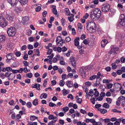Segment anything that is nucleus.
<instances>
[{
	"mask_svg": "<svg viewBox=\"0 0 125 125\" xmlns=\"http://www.w3.org/2000/svg\"><path fill=\"white\" fill-rule=\"evenodd\" d=\"M23 63L24 64V65L25 67H27L28 65V62L27 61H24L23 62Z\"/></svg>",
	"mask_w": 125,
	"mask_h": 125,
	"instance_id": "79ce46f5",
	"label": "nucleus"
},
{
	"mask_svg": "<svg viewBox=\"0 0 125 125\" xmlns=\"http://www.w3.org/2000/svg\"><path fill=\"white\" fill-rule=\"evenodd\" d=\"M59 122L60 124L62 125H63L64 123V120L61 119H60L59 120Z\"/></svg>",
	"mask_w": 125,
	"mask_h": 125,
	"instance_id": "338daca9",
	"label": "nucleus"
},
{
	"mask_svg": "<svg viewBox=\"0 0 125 125\" xmlns=\"http://www.w3.org/2000/svg\"><path fill=\"white\" fill-rule=\"evenodd\" d=\"M41 85L39 84L35 83V84H32L31 86L32 88H36L38 90H40V87Z\"/></svg>",
	"mask_w": 125,
	"mask_h": 125,
	"instance_id": "f8f14e48",
	"label": "nucleus"
},
{
	"mask_svg": "<svg viewBox=\"0 0 125 125\" xmlns=\"http://www.w3.org/2000/svg\"><path fill=\"white\" fill-rule=\"evenodd\" d=\"M28 56L27 54H25L23 56V59L25 60H27L28 58Z\"/></svg>",
	"mask_w": 125,
	"mask_h": 125,
	"instance_id": "bf43d9fd",
	"label": "nucleus"
},
{
	"mask_svg": "<svg viewBox=\"0 0 125 125\" xmlns=\"http://www.w3.org/2000/svg\"><path fill=\"white\" fill-rule=\"evenodd\" d=\"M27 48L29 49H32L33 48V46L31 44H28L27 45Z\"/></svg>",
	"mask_w": 125,
	"mask_h": 125,
	"instance_id": "a19ab883",
	"label": "nucleus"
},
{
	"mask_svg": "<svg viewBox=\"0 0 125 125\" xmlns=\"http://www.w3.org/2000/svg\"><path fill=\"white\" fill-rule=\"evenodd\" d=\"M112 68L113 69H115L117 68V66L115 63H113L112 64Z\"/></svg>",
	"mask_w": 125,
	"mask_h": 125,
	"instance_id": "864d4df0",
	"label": "nucleus"
},
{
	"mask_svg": "<svg viewBox=\"0 0 125 125\" xmlns=\"http://www.w3.org/2000/svg\"><path fill=\"white\" fill-rule=\"evenodd\" d=\"M76 100L77 101V102L78 103L81 104L82 101V99L81 98H78L77 99H76Z\"/></svg>",
	"mask_w": 125,
	"mask_h": 125,
	"instance_id": "58836bf2",
	"label": "nucleus"
},
{
	"mask_svg": "<svg viewBox=\"0 0 125 125\" xmlns=\"http://www.w3.org/2000/svg\"><path fill=\"white\" fill-rule=\"evenodd\" d=\"M89 95L91 96H92L94 95L93 92V91H90L88 93Z\"/></svg>",
	"mask_w": 125,
	"mask_h": 125,
	"instance_id": "0e129e2a",
	"label": "nucleus"
},
{
	"mask_svg": "<svg viewBox=\"0 0 125 125\" xmlns=\"http://www.w3.org/2000/svg\"><path fill=\"white\" fill-rule=\"evenodd\" d=\"M80 112L81 113L83 114H86V112L85 110H83L81 109H80Z\"/></svg>",
	"mask_w": 125,
	"mask_h": 125,
	"instance_id": "13d9d810",
	"label": "nucleus"
},
{
	"mask_svg": "<svg viewBox=\"0 0 125 125\" xmlns=\"http://www.w3.org/2000/svg\"><path fill=\"white\" fill-rule=\"evenodd\" d=\"M7 59L6 60V62H8L10 60H11L13 57V54L12 53H10L7 54L6 56Z\"/></svg>",
	"mask_w": 125,
	"mask_h": 125,
	"instance_id": "6e6552de",
	"label": "nucleus"
},
{
	"mask_svg": "<svg viewBox=\"0 0 125 125\" xmlns=\"http://www.w3.org/2000/svg\"><path fill=\"white\" fill-rule=\"evenodd\" d=\"M103 121L106 123H108L110 121V119L109 118H105L104 119Z\"/></svg>",
	"mask_w": 125,
	"mask_h": 125,
	"instance_id": "69168bd1",
	"label": "nucleus"
},
{
	"mask_svg": "<svg viewBox=\"0 0 125 125\" xmlns=\"http://www.w3.org/2000/svg\"><path fill=\"white\" fill-rule=\"evenodd\" d=\"M67 98H70L72 100H73V96L71 94H70L68 95L67 96Z\"/></svg>",
	"mask_w": 125,
	"mask_h": 125,
	"instance_id": "4d7b16f0",
	"label": "nucleus"
},
{
	"mask_svg": "<svg viewBox=\"0 0 125 125\" xmlns=\"http://www.w3.org/2000/svg\"><path fill=\"white\" fill-rule=\"evenodd\" d=\"M125 17L124 14H121L119 16L118 21L120 22L121 26H124L125 25Z\"/></svg>",
	"mask_w": 125,
	"mask_h": 125,
	"instance_id": "39448f33",
	"label": "nucleus"
},
{
	"mask_svg": "<svg viewBox=\"0 0 125 125\" xmlns=\"http://www.w3.org/2000/svg\"><path fill=\"white\" fill-rule=\"evenodd\" d=\"M70 63L71 64L72 66L74 67H75L76 66V61L74 57L73 56H71L70 57Z\"/></svg>",
	"mask_w": 125,
	"mask_h": 125,
	"instance_id": "1a4fd4ad",
	"label": "nucleus"
},
{
	"mask_svg": "<svg viewBox=\"0 0 125 125\" xmlns=\"http://www.w3.org/2000/svg\"><path fill=\"white\" fill-rule=\"evenodd\" d=\"M22 10L21 9V8H15L14 10V12L15 13L18 14L21 12L22 11Z\"/></svg>",
	"mask_w": 125,
	"mask_h": 125,
	"instance_id": "aec40b11",
	"label": "nucleus"
},
{
	"mask_svg": "<svg viewBox=\"0 0 125 125\" xmlns=\"http://www.w3.org/2000/svg\"><path fill=\"white\" fill-rule=\"evenodd\" d=\"M29 19L28 17L27 16H25L22 17V23L24 24H28V21Z\"/></svg>",
	"mask_w": 125,
	"mask_h": 125,
	"instance_id": "9d476101",
	"label": "nucleus"
},
{
	"mask_svg": "<svg viewBox=\"0 0 125 125\" xmlns=\"http://www.w3.org/2000/svg\"><path fill=\"white\" fill-rule=\"evenodd\" d=\"M106 100L109 104H110L111 103L112 101V99L110 98H107L106 99Z\"/></svg>",
	"mask_w": 125,
	"mask_h": 125,
	"instance_id": "7c9ffc66",
	"label": "nucleus"
},
{
	"mask_svg": "<svg viewBox=\"0 0 125 125\" xmlns=\"http://www.w3.org/2000/svg\"><path fill=\"white\" fill-rule=\"evenodd\" d=\"M103 83H106L108 84L110 82L108 80H107L106 79H104L103 80Z\"/></svg>",
	"mask_w": 125,
	"mask_h": 125,
	"instance_id": "5fc2aeb1",
	"label": "nucleus"
},
{
	"mask_svg": "<svg viewBox=\"0 0 125 125\" xmlns=\"http://www.w3.org/2000/svg\"><path fill=\"white\" fill-rule=\"evenodd\" d=\"M124 98H125V97L123 96H121L118 97V100L121 101L123 100Z\"/></svg>",
	"mask_w": 125,
	"mask_h": 125,
	"instance_id": "8fccbe9b",
	"label": "nucleus"
},
{
	"mask_svg": "<svg viewBox=\"0 0 125 125\" xmlns=\"http://www.w3.org/2000/svg\"><path fill=\"white\" fill-rule=\"evenodd\" d=\"M47 94L46 93H42V94L40 96V98L41 99H42V98H46L47 97Z\"/></svg>",
	"mask_w": 125,
	"mask_h": 125,
	"instance_id": "b1692460",
	"label": "nucleus"
},
{
	"mask_svg": "<svg viewBox=\"0 0 125 125\" xmlns=\"http://www.w3.org/2000/svg\"><path fill=\"white\" fill-rule=\"evenodd\" d=\"M103 107L106 109L108 108L109 107V105L106 103H105L103 104Z\"/></svg>",
	"mask_w": 125,
	"mask_h": 125,
	"instance_id": "cd10ccee",
	"label": "nucleus"
},
{
	"mask_svg": "<svg viewBox=\"0 0 125 125\" xmlns=\"http://www.w3.org/2000/svg\"><path fill=\"white\" fill-rule=\"evenodd\" d=\"M112 111H113L114 112H117L119 113H121V111H119L115 109H112Z\"/></svg>",
	"mask_w": 125,
	"mask_h": 125,
	"instance_id": "c9c22d12",
	"label": "nucleus"
},
{
	"mask_svg": "<svg viewBox=\"0 0 125 125\" xmlns=\"http://www.w3.org/2000/svg\"><path fill=\"white\" fill-rule=\"evenodd\" d=\"M64 84L65 82L63 80H62L60 81L59 84L61 86H63L64 85Z\"/></svg>",
	"mask_w": 125,
	"mask_h": 125,
	"instance_id": "c756f323",
	"label": "nucleus"
},
{
	"mask_svg": "<svg viewBox=\"0 0 125 125\" xmlns=\"http://www.w3.org/2000/svg\"><path fill=\"white\" fill-rule=\"evenodd\" d=\"M113 84L111 83L108 84L107 85V87L108 89H110L112 86Z\"/></svg>",
	"mask_w": 125,
	"mask_h": 125,
	"instance_id": "e2e57ef3",
	"label": "nucleus"
},
{
	"mask_svg": "<svg viewBox=\"0 0 125 125\" xmlns=\"http://www.w3.org/2000/svg\"><path fill=\"white\" fill-rule=\"evenodd\" d=\"M77 27H78V29H82V24L81 23H78L77 24Z\"/></svg>",
	"mask_w": 125,
	"mask_h": 125,
	"instance_id": "6e6d98bb",
	"label": "nucleus"
},
{
	"mask_svg": "<svg viewBox=\"0 0 125 125\" xmlns=\"http://www.w3.org/2000/svg\"><path fill=\"white\" fill-rule=\"evenodd\" d=\"M52 12L55 15H56L57 14V10L56 8H52Z\"/></svg>",
	"mask_w": 125,
	"mask_h": 125,
	"instance_id": "2f4dec72",
	"label": "nucleus"
},
{
	"mask_svg": "<svg viewBox=\"0 0 125 125\" xmlns=\"http://www.w3.org/2000/svg\"><path fill=\"white\" fill-rule=\"evenodd\" d=\"M63 94L64 95H66L67 94V91L66 90L64 89L62 91Z\"/></svg>",
	"mask_w": 125,
	"mask_h": 125,
	"instance_id": "37998d69",
	"label": "nucleus"
},
{
	"mask_svg": "<svg viewBox=\"0 0 125 125\" xmlns=\"http://www.w3.org/2000/svg\"><path fill=\"white\" fill-rule=\"evenodd\" d=\"M5 36L4 35H0V42H3L5 40Z\"/></svg>",
	"mask_w": 125,
	"mask_h": 125,
	"instance_id": "4be33fe9",
	"label": "nucleus"
},
{
	"mask_svg": "<svg viewBox=\"0 0 125 125\" xmlns=\"http://www.w3.org/2000/svg\"><path fill=\"white\" fill-rule=\"evenodd\" d=\"M15 54L17 57H20L21 55V53L19 51H17L15 52Z\"/></svg>",
	"mask_w": 125,
	"mask_h": 125,
	"instance_id": "09e8293b",
	"label": "nucleus"
},
{
	"mask_svg": "<svg viewBox=\"0 0 125 125\" xmlns=\"http://www.w3.org/2000/svg\"><path fill=\"white\" fill-rule=\"evenodd\" d=\"M33 7L36 8H41L42 5L41 4H37L32 5Z\"/></svg>",
	"mask_w": 125,
	"mask_h": 125,
	"instance_id": "bb28decb",
	"label": "nucleus"
},
{
	"mask_svg": "<svg viewBox=\"0 0 125 125\" xmlns=\"http://www.w3.org/2000/svg\"><path fill=\"white\" fill-rule=\"evenodd\" d=\"M101 12L99 8H94L91 12V18L94 20H98L100 17Z\"/></svg>",
	"mask_w": 125,
	"mask_h": 125,
	"instance_id": "f257e3e1",
	"label": "nucleus"
},
{
	"mask_svg": "<svg viewBox=\"0 0 125 125\" xmlns=\"http://www.w3.org/2000/svg\"><path fill=\"white\" fill-rule=\"evenodd\" d=\"M97 75H93L90 77L89 78V79L90 80H92L95 79L96 78Z\"/></svg>",
	"mask_w": 125,
	"mask_h": 125,
	"instance_id": "473e14b6",
	"label": "nucleus"
},
{
	"mask_svg": "<svg viewBox=\"0 0 125 125\" xmlns=\"http://www.w3.org/2000/svg\"><path fill=\"white\" fill-rule=\"evenodd\" d=\"M63 40L62 39V38L61 36H58L56 38V42H60V41H63Z\"/></svg>",
	"mask_w": 125,
	"mask_h": 125,
	"instance_id": "412c9836",
	"label": "nucleus"
},
{
	"mask_svg": "<svg viewBox=\"0 0 125 125\" xmlns=\"http://www.w3.org/2000/svg\"><path fill=\"white\" fill-rule=\"evenodd\" d=\"M26 105L27 107L30 108L31 107V103L30 102H29L27 103Z\"/></svg>",
	"mask_w": 125,
	"mask_h": 125,
	"instance_id": "de8ad7c7",
	"label": "nucleus"
},
{
	"mask_svg": "<svg viewBox=\"0 0 125 125\" xmlns=\"http://www.w3.org/2000/svg\"><path fill=\"white\" fill-rule=\"evenodd\" d=\"M102 11L104 13H105L108 11L110 10V8H102Z\"/></svg>",
	"mask_w": 125,
	"mask_h": 125,
	"instance_id": "c85d7f7f",
	"label": "nucleus"
},
{
	"mask_svg": "<svg viewBox=\"0 0 125 125\" xmlns=\"http://www.w3.org/2000/svg\"><path fill=\"white\" fill-rule=\"evenodd\" d=\"M8 23L4 17L1 14H0V26L4 27L8 25Z\"/></svg>",
	"mask_w": 125,
	"mask_h": 125,
	"instance_id": "7ed1b4c3",
	"label": "nucleus"
},
{
	"mask_svg": "<svg viewBox=\"0 0 125 125\" xmlns=\"http://www.w3.org/2000/svg\"><path fill=\"white\" fill-rule=\"evenodd\" d=\"M98 110L100 111L101 113L102 114H104L106 113L107 112V110L106 109H99Z\"/></svg>",
	"mask_w": 125,
	"mask_h": 125,
	"instance_id": "6ab92c4d",
	"label": "nucleus"
},
{
	"mask_svg": "<svg viewBox=\"0 0 125 125\" xmlns=\"http://www.w3.org/2000/svg\"><path fill=\"white\" fill-rule=\"evenodd\" d=\"M26 75H27L28 78H31L33 76V75L32 73H29L28 74H27Z\"/></svg>",
	"mask_w": 125,
	"mask_h": 125,
	"instance_id": "e433bc0d",
	"label": "nucleus"
},
{
	"mask_svg": "<svg viewBox=\"0 0 125 125\" xmlns=\"http://www.w3.org/2000/svg\"><path fill=\"white\" fill-rule=\"evenodd\" d=\"M118 48L117 47H113L111 48L110 51L108 53L111 55L112 54H116L117 53L116 52H117L118 50Z\"/></svg>",
	"mask_w": 125,
	"mask_h": 125,
	"instance_id": "423d86ee",
	"label": "nucleus"
},
{
	"mask_svg": "<svg viewBox=\"0 0 125 125\" xmlns=\"http://www.w3.org/2000/svg\"><path fill=\"white\" fill-rule=\"evenodd\" d=\"M12 69L9 67H6V68L3 67L2 68V71L3 72H5L7 71L8 72L11 71Z\"/></svg>",
	"mask_w": 125,
	"mask_h": 125,
	"instance_id": "ddd939ff",
	"label": "nucleus"
},
{
	"mask_svg": "<svg viewBox=\"0 0 125 125\" xmlns=\"http://www.w3.org/2000/svg\"><path fill=\"white\" fill-rule=\"evenodd\" d=\"M66 84L67 86L69 87H72L73 86V83L71 81H67Z\"/></svg>",
	"mask_w": 125,
	"mask_h": 125,
	"instance_id": "f3484780",
	"label": "nucleus"
},
{
	"mask_svg": "<svg viewBox=\"0 0 125 125\" xmlns=\"http://www.w3.org/2000/svg\"><path fill=\"white\" fill-rule=\"evenodd\" d=\"M55 1V0H48V2L46 3V5H48V4L52 3Z\"/></svg>",
	"mask_w": 125,
	"mask_h": 125,
	"instance_id": "052dcab7",
	"label": "nucleus"
},
{
	"mask_svg": "<svg viewBox=\"0 0 125 125\" xmlns=\"http://www.w3.org/2000/svg\"><path fill=\"white\" fill-rule=\"evenodd\" d=\"M67 50V48L65 46H64L61 48V50H62V51L63 52L66 51Z\"/></svg>",
	"mask_w": 125,
	"mask_h": 125,
	"instance_id": "680f3d73",
	"label": "nucleus"
},
{
	"mask_svg": "<svg viewBox=\"0 0 125 125\" xmlns=\"http://www.w3.org/2000/svg\"><path fill=\"white\" fill-rule=\"evenodd\" d=\"M80 39L79 37H76L74 41V44L75 46H78L79 45V42Z\"/></svg>",
	"mask_w": 125,
	"mask_h": 125,
	"instance_id": "4468645a",
	"label": "nucleus"
},
{
	"mask_svg": "<svg viewBox=\"0 0 125 125\" xmlns=\"http://www.w3.org/2000/svg\"><path fill=\"white\" fill-rule=\"evenodd\" d=\"M62 41H60V42H56L57 43V45L60 46H62L63 45V44L65 43V41L63 40Z\"/></svg>",
	"mask_w": 125,
	"mask_h": 125,
	"instance_id": "393cba45",
	"label": "nucleus"
},
{
	"mask_svg": "<svg viewBox=\"0 0 125 125\" xmlns=\"http://www.w3.org/2000/svg\"><path fill=\"white\" fill-rule=\"evenodd\" d=\"M19 101L20 103L23 105H24L26 104V102L25 101H23L21 99H20Z\"/></svg>",
	"mask_w": 125,
	"mask_h": 125,
	"instance_id": "f704fd0d",
	"label": "nucleus"
},
{
	"mask_svg": "<svg viewBox=\"0 0 125 125\" xmlns=\"http://www.w3.org/2000/svg\"><path fill=\"white\" fill-rule=\"evenodd\" d=\"M86 28L88 30H91L92 32L94 31L96 28L95 23L92 21H87L86 23Z\"/></svg>",
	"mask_w": 125,
	"mask_h": 125,
	"instance_id": "f03ea898",
	"label": "nucleus"
},
{
	"mask_svg": "<svg viewBox=\"0 0 125 125\" xmlns=\"http://www.w3.org/2000/svg\"><path fill=\"white\" fill-rule=\"evenodd\" d=\"M56 50V51L59 52H61V48L59 46L57 47V48Z\"/></svg>",
	"mask_w": 125,
	"mask_h": 125,
	"instance_id": "774afa93",
	"label": "nucleus"
},
{
	"mask_svg": "<svg viewBox=\"0 0 125 125\" xmlns=\"http://www.w3.org/2000/svg\"><path fill=\"white\" fill-rule=\"evenodd\" d=\"M38 118L37 117L34 115H31L30 117V119L31 121H33L35 119H37Z\"/></svg>",
	"mask_w": 125,
	"mask_h": 125,
	"instance_id": "a878e982",
	"label": "nucleus"
},
{
	"mask_svg": "<svg viewBox=\"0 0 125 125\" xmlns=\"http://www.w3.org/2000/svg\"><path fill=\"white\" fill-rule=\"evenodd\" d=\"M27 48V46L25 45L22 46L21 48V50L22 51H23L25 50Z\"/></svg>",
	"mask_w": 125,
	"mask_h": 125,
	"instance_id": "c03bdc74",
	"label": "nucleus"
},
{
	"mask_svg": "<svg viewBox=\"0 0 125 125\" xmlns=\"http://www.w3.org/2000/svg\"><path fill=\"white\" fill-rule=\"evenodd\" d=\"M16 32L15 29L14 28L11 27L7 29V33L9 36L12 37L14 36Z\"/></svg>",
	"mask_w": 125,
	"mask_h": 125,
	"instance_id": "20e7f679",
	"label": "nucleus"
},
{
	"mask_svg": "<svg viewBox=\"0 0 125 125\" xmlns=\"http://www.w3.org/2000/svg\"><path fill=\"white\" fill-rule=\"evenodd\" d=\"M48 79V78H46L44 80V83L43 84V86L45 87H46V84L47 82V80Z\"/></svg>",
	"mask_w": 125,
	"mask_h": 125,
	"instance_id": "603ef678",
	"label": "nucleus"
},
{
	"mask_svg": "<svg viewBox=\"0 0 125 125\" xmlns=\"http://www.w3.org/2000/svg\"><path fill=\"white\" fill-rule=\"evenodd\" d=\"M49 106L50 107H55L56 105L55 104L52 103V102H50L49 104Z\"/></svg>",
	"mask_w": 125,
	"mask_h": 125,
	"instance_id": "72a5a7b5",
	"label": "nucleus"
},
{
	"mask_svg": "<svg viewBox=\"0 0 125 125\" xmlns=\"http://www.w3.org/2000/svg\"><path fill=\"white\" fill-rule=\"evenodd\" d=\"M11 75L13 76H14V77H15V75H14L13 74L9 72H6L4 76L5 77H9Z\"/></svg>",
	"mask_w": 125,
	"mask_h": 125,
	"instance_id": "dca6fc26",
	"label": "nucleus"
},
{
	"mask_svg": "<svg viewBox=\"0 0 125 125\" xmlns=\"http://www.w3.org/2000/svg\"><path fill=\"white\" fill-rule=\"evenodd\" d=\"M38 100L37 99H35L32 102V104L34 106H36L38 104Z\"/></svg>",
	"mask_w": 125,
	"mask_h": 125,
	"instance_id": "5701e85b",
	"label": "nucleus"
},
{
	"mask_svg": "<svg viewBox=\"0 0 125 125\" xmlns=\"http://www.w3.org/2000/svg\"><path fill=\"white\" fill-rule=\"evenodd\" d=\"M6 19L10 22H11L13 21L14 16L13 15L12 16L7 14L6 15Z\"/></svg>",
	"mask_w": 125,
	"mask_h": 125,
	"instance_id": "9b49d317",
	"label": "nucleus"
},
{
	"mask_svg": "<svg viewBox=\"0 0 125 125\" xmlns=\"http://www.w3.org/2000/svg\"><path fill=\"white\" fill-rule=\"evenodd\" d=\"M69 108L67 106L63 108V110L65 112H67L69 110Z\"/></svg>",
	"mask_w": 125,
	"mask_h": 125,
	"instance_id": "49530a36",
	"label": "nucleus"
},
{
	"mask_svg": "<svg viewBox=\"0 0 125 125\" xmlns=\"http://www.w3.org/2000/svg\"><path fill=\"white\" fill-rule=\"evenodd\" d=\"M28 1V0H20L19 1V2L22 5H24L26 4Z\"/></svg>",
	"mask_w": 125,
	"mask_h": 125,
	"instance_id": "a211bd4d",
	"label": "nucleus"
},
{
	"mask_svg": "<svg viewBox=\"0 0 125 125\" xmlns=\"http://www.w3.org/2000/svg\"><path fill=\"white\" fill-rule=\"evenodd\" d=\"M95 98H91L90 99V101L93 104H94L95 103V101H96L95 100Z\"/></svg>",
	"mask_w": 125,
	"mask_h": 125,
	"instance_id": "ea45409f",
	"label": "nucleus"
},
{
	"mask_svg": "<svg viewBox=\"0 0 125 125\" xmlns=\"http://www.w3.org/2000/svg\"><path fill=\"white\" fill-rule=\"evenodd\" d=\"M7 1L12 7H16L17 3L18 2L17 0H7Z\"/></svg>",
	"mask_w": 125,
	"mask_h": 125,
	"instance_id": "0eeeda50",
	"label": "nucleus"
},
{
	"mask_svg": "<svg viewBox=\"0 0 125 125\" xmlns=\"http://www.w3.org/2000/svg\"><path fill=\"white\" fill-rule=\"evenodd\" d=\"M53 51L52 50V49H49L48 50V52H47V54L48 55L50 54Z\"/></svg>",
	"mask_w": 125,
	"mask_h": 125,
	"instance_id": "3c124183",
	"label": "nucleus"
},
{
	"mask_svg": "<svg viewBox=\"0 0 125 125\" xmlns=\"http://www.w3.org/2000/svg\"><path fill=\"white\" fill-rule=\"evenodd\" d=\"M66 9L67 10H66L65 11L66 12L65 14L67 15H69L70 14V11L68 9V8H66Z\"/></svg>",
	"mask_w": 125,
	"mask_h": 125,
	"instance_id": "4c0bfd02",
	"label": "nucleus"
},
{
	"mask_svg": "<svg viewBox=\"0 0 125 125\" xmlns=\"http://www.w3.org/2000/svg\"><path fill=\"white\" fill-rule=\"evenodd\" d=\"M104 5V8H110V5L107 3H105Z\"/></svg>",
	"mask_w": 125,
	"mask_h": 125,
	"instance_id": "a18cd8bd",
	"label": "nucleus"
},
{
	"mask_svg": "<svg viewBox=\"0 0 125 125\" xmlns=\"http://www.w3.org/2000/svg\"><path fill=\"white\" fill-rule=\"evenodd\" d=\"M108 42V41L105 39L102 40L101 42V46L103 47H104L107 43Z\"/></svg>",
	"mask_w": 125,
	"mask_h": 125,
	"instance_id": "2eb2a0df",
	"label": "nucleus"
}]
</instances>
